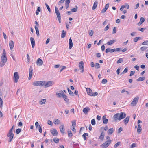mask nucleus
<instances>
[{"label": "nucleus", "instance_id": "nucleus-21", "mask_svg": "<svg viewBox=\"0 0 148 148\" xmlns=\"http://www.w3.org/2000/svg\"><path fill=\"white\" fill-rule=\"evenodd\" d=\"M60 131L62 133H64V127L63 124L61 125L59 128Z\"/></svg>", "mask_w": 148, "mask_h": 148}, {"label": "nucleus", "instance_id": "nucleus-34", "mask_svg": "<svg viewBox=\"0 0 148 148\" xmlns=\"http://www.w3.org/2000/svg\"><path fill=\"white\" fill-rule=\"evenodd\" d=\"M75 8H72L71 10V12H76L77 11L78 7L77 6L75 7Z\"/></svg>", "mask_w": 148, "mask_h": 148}, {"label": "nucleus", "instance_id": "nucleus-59", "mask_svg": "<svg viewBox=\"0 0 148 148\" xmlns=\"http://www.w3.org/2000/svg\"><path fill=\"white\" fill-rule=\"evenodd\" d=\"M98 93L97 92H94V93H92L91 96H97L98 95Z\"/></svg>", "mask_w": 148, "mask_h": 148}, {"label": "nucleus", "instance_id": "nucleus-56", "mask_svg": "<svg viewBox=\"0 0 148 148\" xmlns=\"http://www.w3.org/2000/svg\"><path fill=\"white\" fill-rule=\"evenodd\" d=\"M60 92H61V96H62L63 97H65V96H66L64 94V93L63 92V91L62 90H61V91H60Z\"/></svg>", "mask_w": 148, "mask_h": 148}, {"label": "nucleus", "instance_id": "nucleus-31", "mask_svg": "<svg viewBox=\"0 0 148 148\" xmlns=\"http://www.w3.org/2000/svg\"><path fill=\"white\" fill-rule=\"evenodd\" d=\"M145 79V78L144 77H139L138 79L136 80L137 81H143Z\"/></svg>", "mask_w": 148, "mask_h": 148}, {"label": "nucleus", "instance_id": "nucleus-16", "mask_svg": "<svg viewBox=\"0 0 148 148\" xmlns=\"http://www.w3.org/2000/svg\"><path fill=\"white\" fill-rule=\"evenodd\" d=\"M9 45L10 49L12 50L14 46V42L12 40H11L9 42Z\"/></svg>", "mask_w": 148, "mask_h": 148}, {"label": "nucleus", "instance_id": "nucleus-35", "mask_svg": "<svg viewBox=\"0 0 148 148\" xmlns=\"http://www.w3.org/2000/svg\"><path fill=\"white\" fill-rule=\"evenodd\" d=\"M59 139L57 138H55L53 139V141L56 143H58L59 142Z\"/></svg>", "mask_w": 148, "mask_h": 148}, {"label": "nucleus", "instance_id": "nucleus-40", "mask_svg": "<svg viewBox=\"0 0 148 148\" xmlns=\"http://www.w3.org/2000/svg\"><path fill=\"white\" fill-rule=\"evenodd\" d=\"M141 38L140 37H136L134 38V42H137L138 40H140Z\"/></svg>", "mask_w": 148, "mask_h": 148}, {"label": "nucleus", "instance_id": "nucleus-32", "mask_svg": "<svg viewBox=\"0 0 148 148\" xmlns=\"http://www.w3.org/2000/svg\"><path fill=\"white\" fill-rule=\"evenodd\" d=\"M88 134L87 133H84L83 134L82 136V137L84 139V140H86V136H88Z\"/></svg>", "mask_w": 148, "mask_h": 148}, {"label": "nucleus", "instance_id": "nucleus-50", "mask_svg": "<svg viewBox=\"0 0 148 148\" xmlns=\"http://www.w3.org/2000/svg\"><path fill=\"white\" fill-rule=\"evenodd\" d=\"M95 67L96 68L98 69L100 68V64L98 63H96Z\"/></svg>", "mask_w": 148, "mask_h": 148}, {"label": "nucleus", "instance_id": "nucleus-22", "mask_svg": "<svg viewBox=\"0 0 148 148\" xmlns=\"http://www.w3.org/2000/svg\"><path fill=\"white\" fill-rule=\"evenodd\" d=\"M7 60V58L6 56H2L1 57V61L3 62L4 63L6 62Z\"/></svg>", "mask_w": 148, "mask_h": 148}, {"label": "nucleus", "instance_id": "nucleus-48", "mask_svg": "<svg viewBox=\"0 0 148 148\" xmlns=\"http://www.w3.org/2000/svg\"><path fill=\"white\" fill-rule=\"evenodd\" d=\"M73 136L72 133L71 131H68V136L69 137H71Z\"/></svg>", "mask_w": 148, "mask_h": 148}, {"label": "nucleus", "instance_id": "nucleus-28", "mask_svg": "<svg viewBox=\"0 0 148 148\" xmlns=\"http://www.w3.org/2000/svg\"><path fill=\"white\" fill-rule=\"evenodd\" d=\"M34 27L36 32V34H37V36L38 37L40 35L38 29L36 26H35Z\"/></svg>", "mask_w": 148, "mask_h": 148}, {"label": "nucleus", "instance_id": "nucleus-51", "mask_svg": "<svg viewBox=\"0 0 148 148\" xmlns=\"http://www.w3.org/2000/svg\"><path fill=\"white\" fill-rule=\"evenodd\" d=\"M5 63H6V62L4 63L3 62L1 61L0 63V66L1 67H3L5 65Z\"/></svg>", "mask_w": 148, "mask_h": 148}, {"label": "nucleus", "instance_id": "nucleus-11", "mask_svg": "<svg viewBox=\"0 0 148 148\" xmlns=\"http://www.w3.org/2000/svg\"><path fill=\"white\" fill-rule=\"evenodd\" d=\"M43 62L42 60L41 59L38 58L36 61V64L37 65L41 66L43 64Z\"/></svg>", "mask_w": 148, "mask_h": 148}, {"label": "nucleus", "instance_id": "nucleus-63", "mask_svg": "<svg viewBox=\"0 0 148 148\" xmlns=\"http://www.w3.org/2000/svg\"><path fill=\"white\" fill-rule=\"evenodd\" d=\"M135 73V71H131L130 76H131L133 75Z\"/></svg>", "mask_w": 148, "mask_h": 148}, {"label": "nucleus", "instance_id": "nucleus-42", "mask_svg": "<svg viewBox=\"0 0 148 148\" xmlns=\"http://www.w3.org/2000/svg\"><path fill=\"white\" fill-rule=\"evenodd\" d=\"M124 8H127V9H128L129 8V6L128 4L127 3H125L124 4Z\"/></svg>", "mask_w": 148, "mask_h": 148}, {"label": "nucleus", "instance_id": "nucleus-43", "mask_svg": "<svg viewBox=\"0 0 148 148\" xmlns=\"http://www.w3.org/2000/svg\"><path fill=\"white\" fill-rule=\"evenodd\" d=\"M72 125L73 127H74L76 125V121L75 120H73L72 122Z\"/></svg>", "mask_w": 148, "mask_h": 148}, {"label": "nucleus", "instance_id": "nucleus-30", "mask_svg": "<svg viewBox=\"0 0 148 148\" xmlns=\"http://www.w3.org/2000/svg\"><path fill=\"white\" fill-rule=\"evenodd\" d=\"M66 32H65L64 30H62V34L61 35V37L62 38H64L66 34Z\"/></svg>", "mask_w": 148, "mask_h": 148}, {"label": "nucleus", "instance_id": "nucleus-52", "mask_svg": "<svg viewBox=\"0 0 148 148\" xmlns=\"http://www.w3.org/2000/svg\"><path fill=\"white\" fill-rule=\"evenodd\" d=\"M109 24H108L104 29V31H107L108 29L110 27H109Z\"/></svg>", "mask_w": 148, "mask_h": 148}, {"label": "nucleus", "instance_id": "nucleus-6", "mask_svg": "<svg viewBox=\"0 0 148 148\" xmlns=\"http://www.w3.org/2000/svg\"><path fill=\"white\" fill-rule=\"evenodd\" d=\"M84 63L83 61H81L80 62L79 64V67L80 69L82 70L81 72H83L84 71Z\"/></svg>", "mask_w": 148, "mask_h": 148}, {"label": "nucleus", "instance_id": "nucleus-5", "mask_svg": "<svg viewBox=\"0 0 148 148\" xmlns=\"http://www.w3.org/2000/svg\"><path fill=\"white\" fill-rule=\"evenodd\" d=\"M14 82L17 83L19 78V76L18 72H15L14 73Z\"/></svg>", "mask_w": 148, "mask_h": 148}, {"label": "nucleus", "instance_id": "nucleus-26", "mask_svg": "<svg viewBox=\"0 0 148 148\" xmlns=\"http://www.w3.org/2000/svg\"><path fill=\"white\" fill-rule=\"evenodd\" d=\"M86 91L87 92V93L88 95L91 96V95L92 93V91L90 89V88H86Z\"/></svg>", "mask_w": 148, "mask_h": 148}, {"label": "nucleus", "instance_id": "nucleus-49", "mask_svg": "<svg viewBox=\"0 0 148 148\" xmlns=\"http://www.w3.org/2000/svg\"><path fill=\"white\" fill-rule=\"evenodd\" d=\"M3 101L1 99V98L0 97V107H2L3 104Z\"/></svg>", "mask_w": 148, "mask_h": 148}, {"label": "nucleus", "instance_id": "nucleus-20", "mask_svg": "<svg viewBox=\"0 0 148 148\" xmlns=\"http://www.w3.org/2000/svg\"><path fill=\"white\" fill-rule=\"evenodd\" d=\"M130 116H127L124 120L123 123L125 125H126L129 122Z\"/></svg>", "mask_w": 148, "mask_h": 148}, {"label": "nucleus", "instance_id": "nucleus-4", "mask_svg": "<svg viewBox=\"0 0 148 148\" xmlns=\"http://www.w3.org/2000/svg\"><path fill=\"white\" fill-rule=\"evenodd\" d=\"M139 99V97L138 96H136L133 99L131 103L132 106H135L136 105Z\"/></svg>", "mask_w": 148, "mask_h": 148}, {"label": "nucleus", "instance_id": "nucleus-47", "mask_svg": "<svg viewBox=\"0 0 148 148\" xmlns=\"http://www.w3.org/2000/svg\"><path fill=\"white\" fill-rule=\"evenodd\" d=\"M147 48V47H145V46H144V47H142L140 48V49L142 51H145V50H146Z\"/></svg>", "mask_w": 148, "mask_h": 148}, {"label": "nucleus", "instance_id": "nucleus-57", "mask_svg": "<svg viewBox=\"0 0 148 148\" xmlns=\"http://www.w3.org/2000/svg\"><path fill=\"white\" fill-rule=\"evenodd\" d=\"M65 0H60L58 3V4L60 5L61 3H63Z\"/></svg>", "mask_w": 148, "mask_h": 148}, {"label": "nucleus", "instance_id": "nucleus-12", "mask_svg": "<svg viewBox=\"0 0 148 148\" xmlns=\"http://www.w3.org/2000/svg\"><path fill=\"white\" fill-rule=\"evenodd\" d=\"M50 132L54 136H56L58 134V132L57 130L55 129H53L51 130Z\"/></svg>", "mask_w": 148, "mask_h": 148}, {"label": "nucleus", "instance_id": "nucleus-2", "mask_svg": "<svg viewBox=\"0 0 148 148\" xmlns=\"http://www.w3.org/2000/svg\"><path fill=\"white\" fill-rule=\"evenodd\" d=\"M45 84V81H37L34 82L33 85L36 86H44Z\"/></svg>", "mask_w": 148, "mask_h": 148}, {"label": "nucleus", "instance_id": "nucleus-15", "mask_svg": "<svg viewBox=\"0 0 148 148\" xmlns=\"http://www.w3.org/2000/svg\"><path fill=\"white\" fill-rule=\"evenodd\" d=\"M102 119L104 124H106L108 123V120L107 119L106 115H104Z\"/></svg>", "mask_w": 148, "mask_h": 148}, {"label": "nucleus", "instance_id": "nucleus-44", "mask_svg": "<svg viewBox=\"0 0 148 148\" xmlns=\"http://www.w3.org/2000/svg\"><path fill=\"white\" fill-rule=\"evenodd\" d=\"M91 123L92 125H94L95 124V119H92L91 120Z\"/></svg>", "mask_w": 148, "mask_h": 148}, {"label": "nucleus", "instance_id": "nucleus-10", "mask_svg": "<svg viewBox=\"0 0 148 148\" xmlns=\"http://www.w3.org/2000/svg\"><path fill=\"white\" fill-rule=\"evenodd\" d=\"M29 76L28 77V79L29 80H30L32 77V71H33V68L32 66H31L30 67V68L29 69Z\"/></svg>", "mask_w": 148, "mask_h": 148}, {"label": "nucleus", "instance_id": "nucleus-45", "mask_svg": "<svg viewBox=\"0 0 148 148\" xmlns=\"http://www.w3.org/2000/svg\"><path fill=\"white\" fill-rule=\"evenodd\" d=\"M137 145L135 143H133L130 146V148H133L134 147H136Z\"/></svg>", "mask_w": 148, "mask_h": 148}, {"label": "nucleus", "instance_id": "nucleus-53", "mask_svg": "<svg viewBox=\"0 0 148 148\" xmlns=\"http://www.w3.org/2000/svg\"><path fill=\"white\" fill-rule=\"evenodd\" d=\"M21 129L18 128L16 130V133L17 134H18L21 132Z\"/></svg>", "mask_w": 148, "mask_h": 148}, {"label": "nucleus", "instance_id": "nucleus-61", "mask_svg": "<svg viewBox=\"0 0 148 148\" xmlns=\"http://www.w3.org/2000/svg\"><path fill=\"white\" fill-rule=\"evenodd\" d=\"M116 27H114L113 29L112 34H114L116 33Z\"/></svg>", "mask_w": 148, "mask_h": 148}, {"label": "nucleus", "instance_id": "nucleus-58", "mask_svg": "<svg viewBox=\"0 0 148 148\" xmlns=\"http://www.w3.org/2000/svg\"><path fill=\"white\" fill-rule=\"evenodd\" d=\"M27 61L28 62H29L30 61V57L29 55L28 54H27Z\"/></svg>", "mask_w": 148, "mask_h": 148}, {"label": "nucleus", "instance_id": "nucleus-33", "mask_svg": "<svg viewBox=\"0 0 148 148\" xmlns=\"http://www.w3.org/2000/svg\"><path fill=\"white\" fill-rule=\"evenodd\" d=\"M115 42V40H111L110 41L108 42L107 44L108 45H110L113 44Z\"/></svg>", "mask_w": 148, "mask_h": 148}, {"label": "nucleus", "instance_id": "nucleus-7", "mask_svg": "<svg viewBox=\"0 0 148 148\" xmlns=\"http://www.w3.org/2000/svg\"><path fill=\"white\" fill-rule=\"evenodd\" d=\"M14 134L12 132H9L7 135L8 137H9L10 140L9 141V142H11L12 140L13 137L14 136Z\"/></svg>", "mask_w": 148, "mask_h": 148}, {"label": "nucleus", "instance_id": "nucleus-46", "mask_svg": "<svg viewBox=\"0 0 148 148\" xmlns=\"http://www.w3.org/2000/svg\"><path fill=\"white\" fill-rule=\"evenodd\" d=\"M107 80L106 79H104L102 80V81H101V83L103 84H105L106 83H107Z\"/></svg>", "mask_w": 148, "mask_h": 148}, {"label": "nucleus", "instance_id": "nucleus-13", "mask_svg": "<svg viewBox=\"0 0 148 148\" xmlns=\"http://www.w3.org/2000/svg\"><path fill=\"white\" fill-rule=\"evenodd\" d=\"M55 12L57 16V18L61 17V16L59 12L58 9L56 7H55Z\"/></svg>", "mask_w": 148, "mask_h": 148}, {"label": "nucleus", "instance_id": "nucleus-41", "mask_svg": "<svg viewBox=\"0 0 148 148\" xmlns=\"http://www.w3.org/2000/svg\"><path fill=\"white\" fill-rule=\"evenodd\" d=\"M123 60L122 58H119L117 62V64H119L120 63H121L123 62Z\"/></svg>", "mask_w": 148, "mask_h": 148}, {"label": "nucleus", "instance_id": "nucleus-19", "mask_svg": "<svg viewBox=\"0 0 148 148\" xmlns=\"http://www.w3.org/2000/svg\"><path fill=\"white\" fill-rule=\"evenodd\" d=\"M90 110L89 107H86L84 108L83 110V112L85 114H87L88 112Z\"/></svg>", "mask_w": 148, "mask_h": 148}, {"label": "nucleus", "instance_id": "nucleus-3", "mask_svg": "<svg viewBox=\"0 0 148 148\" xmlns=\"http://www.w3.org/2000/svg\"><path fill=\"white\" fill-rule=\"evenodd\" d=\"M111 141V140H109L106 141L105 143H103L101 145V146L103 148H106L110 144Z\"/></svg>", "mask_w": 148, "mask_h": 148}, {"label": "nucleus", "instance_id": "nucleus-24", "mask_svg": "<svg viewBox=\"0 0 148 148\" xmlns=\"http://www.w3.org/2000/svg\"><path fill=\"white\" fill-rule=\"evenodd\" d=\"M142 130V128L140 124H138V125L137 128V133L138 134H139Z\"/></svg>", "mask_w": 148, "mask_h": 148}, {"label": "nucleus", "instance_id": "nucleus-29", "mask_svg": "<svg viewBox=\"0 0 148 148\" xmlns=\"http://www.w3.org/2000/svg\"><path fill=\"white\" fill-rule=\"evenodd\" d=\"M107 132L109 134H112L114 132L113 128H110L108 131Z\"/></svg>", "mask_w": 148, "mask_h": 148}, {"label": "nucleus", "instance_id": "nucleus-64", "mask_svg": "<svg viewBox=\"0 0 148 148\" xmlns=\"http://www.w3.org/2000/svg\"><path fill=\"white\" fill-rule=\"evenodd\" d=\"M48 124L50 125H52V122L50 120H48Z\"/></svg>", "mask_w": 148, "mask_h": 148}, {"label": "nucleus", "instance_id": "nucleus-9", "mask_svg": "<svg viewBox=\"0 0 148 148\" xmlns=\"http://www.w3.org/2000/svg\"><path fill=\"white\" fill-rule=\"evenodd\" d=\"M53 82L52 81H49L47 82L45 84V87H48L52 86L53 84Z\"/></svg>", "mask_w": 148, "mask_h": 148}, {"label": "nucleus", "instance_id": "nucleus-60", "mask_svg": "<svg viewBox=\"0 0 148 148\" xmlns=\"http://www.w3.org/2000/svg\"><path fill=\"white\" fill-rule=\"evenodd\" d=\"M89 34L90 36H92L93 34V31L92 30L89 31Z\"/></svg>", "mask_w": 148, "mask_h": 148}, {"label": "nucleus", "instance_id": "nucleus-37", "mask_svg": "<svg viewBox=\"0 0 148 148\" xmlns=\"http://www.w3.org/2000/svg\"><path fill=\"white\" fill-rule=\"evenodd\" d=\"M121 142H117L114 145V148H117L118 146L120 145Z\"/></svg>", "mask_w": 148, "mask_h": 148}, {"label": "nucleus", "instance_id": "nucleus-1", "mask_svg": "<svg viewBox=\"0 0 148 148\" xmlns=\"http://www.w3.org/2000/svg\"><path fill=\"white\" fill-rule=\"evenodd\" d=\"M126 116V114L124 112L116 114L113 116L114 121H117L118 120L120 121L125 118Z\"/></svg>", "mask_w": 148, "mask_h": 148}, {"label": "nucleus", "instance_id": "nucleus-39", "mask_svg": "<svg viewBox=\"0 0 148 148\" xmlns=\"http://www.w3.org/2000/svg\"><path fill=\"white\" fill-rule=\"evenodd\" d=\"M45 5H46L47 8L49 12H51V9H50L49 7V5H48V4L47 3H45Z\"/></svg>", "mask_w": 148, "mask_h": 148}, {"label": "nucleus", "instance_id": "nucleus-55", "mask_svg": "<svg viewBox=\"0 0 148 148\" xmlns=\"http://www.w3.org/2000/svg\"><path fill=\"white\" fill-rule=\"evenodd\" d=\"M56 94L58 97L60 98L61 97V93L57 92L56 93Z\"/></svg>", "mask_w": 148, "mask_h": 148}, {"label": "nucleus", "instance_id": "nucleus-27", "mask_svg": "<svg viewBox=\"0 0 148 148\" xmlns=\"http://www.w3.org/2000/svg\"><path fill=\"white\" fill-rule=\"evenodd\" d=\"M53 123L56 125H58L60 123V121L56 119H55L53 121Z\"/></svg>", "mask_w": 148, "mask_h": 148}, {"label": "nucleus", "instance_id": "nucleus-23", "mask_svg": "<svg viewBox=\"0 0 148 148\" xmlns=\"http://www.w3.org/2000/svg\"><path fill=\"white\" fill-rule=\"evenodd\" d=\"M98 4V1L97 0L95 1L94 2L92 8V10H95L96 8L97 7Z\"/></svg>", "mask_w": 148, "mask_h": 148}, {"label": "nucleus", "instance_id": "nucleus-25", "mask_svg": "<svg viewBox=\"0 0 148 148\" xmlns=\"http://www.w3.org/2000/svg\"><path fill=\"white\" fill-rule=\"evenodd\" d=\"M145 21V19L143 17H141L140 18V21L138 22V25H140L142 24Z\"/></svg>", "mask_w": 148, "mask_h": 148}, {"label": "nucleus", "instance_id": "nucleus-36", "mask_svg": "<svg viewBox=\"0 0 148 148\" xmlns=\"http://www.w3.org/2000/svg\"><path fill=\"white\" fill-rule=\"evenodd\" d=\"M46 99H42L40 101V105H42L43 104L45 103L46 102Z\"/></svg>", "mask_w": 148, "mask_h": 148}, {"label": "nucleus", "instance_id": "nucleus-8", "mask_svg": "<svg viewBox=\"0 0 148 148\" xmlns=\"http://www.w3.org/2000/svg\"><path fill=\"white\" fill-rule=\"evenodd\" d=\"M35 126L36 128H37L38 127V130L39 132L40 133H42V128L41 127V126L39 125L38 122L37 121H36L35 123Z\"/></svg>", "mask_w": 148, "mask_h": 148}, {"label": "nucleus", "instance_id": "nucleus-38", "mask_svg": "<svg viewBox=\"0 0 148 148\" xmlns=\"http://www.w3.org/2000/svg\"><path fill=\"white\" fill-rule=\"evenodd\" d=\"M64 100V101L66 103H68L69 101V99L67 98V96H65V97H63Z\"/></svg>", "mask_w": 148, "mask_h": 148}, {"label": "nucleus", "instance_id": "nucleus-62", "mask_svg": "<svg viewBox=\"0 0 148 148\" xmlns=\"http://www.w3.org/2000/svg\"><path fill=\"white\" fill-rule=\"evenodd\" d=\"M128 70V68H125L124 70L123 71V73H126L127 72Z\"/></svg>", "mask_w": 148, "mask_h": 148}, {"label": "nucleus", "instance_id": "nucleus-18", "mask_svg": "<svg viewBox=\"0 0 148 148\" xmlns=\"http://www.w3.org/2000/svg\"><path fill=\"white\" fill-rule=\"evenodd\" d=\"M105 136V133L104 132L102 131L101 132V134L99 137V138L101 140H103Z\"/></svg>", "mask_w": 148, "mask_h": 148}, {"label": "nucleus", "instance_id": "nucleus-17", "mask_svg": "<svg viewBox=\"0 0 148 148\" xmlns=\"http://www.w3.org/2000/svg\"><path fill=\"white\" fill-rule=\"evenodd\" d=\"M73 47V42L71 38L69 39V49H70Z\"/></svg>", "mask_w": 148, "mask_h": 148}, {"label": "nucleus", "instance_id": "nucleus-54", "mask_svg": "<svg viewBox=\"0 0 148 148\" xmlns=\"http://www.w3.org/2000/svg\"><path fill=\"white\" fill-rule=\"evenodd\" d=\"M142 44L145 45H148V41H146L143 42Z\"/></svg>", "mask_w": 148, "mask_h": 148}, {"label": "nucleus", "instance_id": "nucleus-14", "mask_svg": "<svg viewBox=\"0 0 148 148\" xmlns=\"http://www.w3.org/2000/svg\"><path fill=\"white\" fill-rule=\"evenodd\" d=\"M30 40L31 42L32 46V48H34L35 45V41L34 38L32 37L30 38Z\"/></svg>", "mask_w": 148, "mask_h": 148}]
</instances>
